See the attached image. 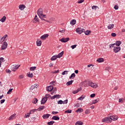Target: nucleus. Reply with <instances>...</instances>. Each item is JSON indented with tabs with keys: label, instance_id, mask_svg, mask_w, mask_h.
<instances>
[{
	"label": "nucleus",
	"instance_id": "obj_1",
	"mask_svg": "<svg viewBox=\"0 0 125 125\" xmlns=\"http://www.w3.org/2000/svg\"><path fill=\"white\" fill-rule=\"evenodd\" d=\"M110 117H105L102 120L103 123H111L112 121H117L118 120V118L115 117L114 116H110Z\"/></svg>",
	"mask_w": 125,
	"mask_h": 125
},
{
	"label": "nucleus",
	"instance_id": "obj_2",
	"mask_svg": "<svg viewBox=\"0 0 125 125\" xmlns=\"http://www.w3.org/2000/svg\"><path fill=\"white\" fill-rule=\"evenodd\" d=\"M51 96H50L49 94H46L45 95L44 98H42L41 102L42 105H44L45 103H46V101H47V99L49 98Z\"/></svg>",
	"mask_w": 125,
	"mask_h": 125
},
{
	"label": "nucleus",
	"instance_id": "obj_3",
	"mask_svg": "<svg viewBox=\"0 0 125 125\" xmlns=\"http://www.w3.org/2000/svg\"><path fill=\"white\" fill-rule=\"evenodd\" d=\"M88 84L89 86H91L93 88H96V87L98 86V85H96V83H94L91 81H88Z\"/></svg>",
	"mask_w": 125,
	"mask_h": 125
},
{
	"label": "nucleus",
	"instance_id": "obj_4",
	"mask_svg": "<svg viewBox=\"0 0 125 125\" xmlns=\"http://www.w3.org/2000/svg\"><path fill=\"white\" fill-rule=\"evenodd\" d=\"M7 42H4L1 47V50H4V49H6V48H7Z\"/></svg>",
	"mask_w": 125,
	"mask_h": 125
},
{
	"label": "nucleus",
	"instance_id": "obj_5",
	"mask_svg": "<svg viewBox=\"0 0 125 125\" xmlns=\"http://www.w3.org/2000/svg\"><path fill=\"white\" fill-rule=\"evenodd\" d=\"M49 36V35L48 34H45L43 35H42L40 39L42 40V41H45L47 38Z\"/></svg>",
	"mask_w": 125,
	"mask_h": 125
},
{
	"label": "nucleus",
	"instance_id": "obj_6",
	"mask_svg": "<svg viewBox=\"0 0 125 125\" xmlns=\"http://www.w3.org/2000/svg\"><path fill=\"white\" fill-rule=\"evenodd\" d=\"M70 41V38L67 37V38H62L60 40V42H67Z\"/></svg>",
	"mask_w": 125,
	"mask_h": 125
},
{
	"label": "nucleus",
	"instance_id": "obj_7",
	"mask_svg": "<svg viewBox=\"0 0 125 125\" xmlns=\"http://www.w3.org/2000/svg\"><path fill=\"white\" fill-rule=\"evenodd\" d=\"M42 8H39L37 11V15L39 17H41V16L42 15Z\"/></svg>",
	"mask_w": 125,
	"mask_h": 125
},
{
	"label": "nucleus",
	"instance_id": "obj_8",
	"mask_svg": "<svg viewBox=\"0 0 125 125\" xmlns=\"http://www.w3.org/2000/svg\"><path fill=\"white\" fill-rule=\"evenodd\" d=\"M61 97V95H54L53 96H51L50 97V99H51L52 100H53V99H55V98H57V99H58V98H60Z\"/></svg>",
	"mask_w": 125,
	"mask_h": 125
},
{
	"label": "nucleus",
	"instance_id": "obj_9",
	"mask_svg": "<svg viewBox=\"0 0 125 125\" xmlns=\"http://www.w3.org/2000/svg\"><path fill=\"white\" fill-rule=\"evenodd\" d=\"M19 67H20V65L17 64L15 66L13 65L12 67V70L13 71V72H15V71H16V70H17V69H18Z\"/></svg>",
	"mask_w": 125,
	"mask_h": 125
},
{
	"label": "nucleus",
	"instance_id": "obj_10",
	"mask_svg": "<svg viewBox=\"0 0 125 125\" xmlns=\"http://www.w3.org/2000/svg\"><path fill=\"white\" fill-rule=\"evenodd\" d=\"M53 88H54V87H53L52 85L48 86L46 87V90L47 91L51 92L53 90Z\"/></svg>",
	"mask_w": 125,
	"mask_h": 125
},
{
	"label": "nucleus",
	"instance_id": "obj_11",
	"mask_svg": "<svg viewBox=\"0 0 125 125\" xmlns=\"http://www.w3.org/2000/svg\"><path fill=\"white\" fill-rule=\"evenodd\" d=\"M113 50L115 53L119 52L121 50V48L120 47H114Z\"/></svg>",
	"mask_w": 125,
	"mask_h": 125
},
{
	"label": "nucleus",
	"instance_id": "obj_12",
	"mask_svg": "<svg viewBox=\"0 0 125 125\" xmlns=\"http://www.w3.org/2000/svg\"><path fill=\"white\" fill-rule=\"evenodd\" d=\"M19 8L20 9V10H24V9L26 8V6H25L24 4H21L19 5Z\"/></svg>",
	"mask_w": 125,
	"mask_h": 125
},
{
	"label": "nucleus",
	"instance_id": "obj_13",
	"mask_svg": "<svg viewBox=\"0 0 125 125\" xmlns=\"http://www.w3.org/2000/svg\"><path fill=\"white\" fill-rule=\"evenodd\" d=\"M38 86H39V85H38L37 84H35L34 85H31L29 89H30V90H33V89H34V88H37Z\"/></svg>",
	"mask_w": 125,
	"mask_h": 125
},
{
	"label": "nucleus",
	"instance_id": "obj_14",
	"mask_svg": "<svg viewBox=\"0 0 125 125\" xmlns=\"http://www.w3.org/2000/svg\"><path fill=\"white\" fill-rule=\"evenodd\" d=\"M76 33H78V34H79V35H81V34H82L83 33L82 28H79V27H78L76 29Z\"/></svg>",
	"mask_w": 125,
	"mask_h": 125
},
{
	"label": "nucleus",
	"instance_id": "obj_15",
	"mask_svg": "<svg viewBox=\"0 0 125 125\" xmlns=\"http://www.w3.org/2000/svg\"><path fill=\"white\" fill-rule=\"evenodd\" d=\"M49 117H50V114H44L42 116V118L44 119V120H45V119H48Z\"/></svg>",
	"mask_w": 125,
	"mask_h": 125
},
{
	"label": "nucleus",
	"instance_id": "obj_16",
	"mask_svg": "<svg viewBox=\"0 0 125 125\" xmlns=\"http://www.w3.org/2000/svg\"><path fill=\"white\" fill-rule=\"evenodd\" d=\"M36 43L37 46H41V45H42V40H41V39H38Z\"/></svg>",
	"mask_w": 125,
	"mask_h": 125
},
{
	"label": "nucleus",
	"instance_id": "obj_17",
	"mask_svg": "<svg viewBox=\"0 0 125 125\" xmlns=\"http://www.w3.org/2000/svg\"><path fill=\"white\" fill-rule=\"evenodd\" d=\"M44 109H45V106L41 105L37 110V111H42V110H43Z\"/></svg>",
	"mask_w": 125,
	"mask_h": 125
},
{
	"label": "nucleus",
	"instance_id": "obj_18",
	"mask_svg": "<svg viewBox=\"0 0 125 125\" xmlns=\"http://www.w3.org/2000/svg\"><path fill=\"white\" fill-rule=\"evenodd\" d=\"M52 120H54V121H59L60 118L58 117V116H54L52 118Z\"/></svg>",
	"mask_w": 125,
	"mask_h": 125
},
{
	"label": "nucleus",
	"instance_id": "obj_19",
	"mask_svg": "<svg viewBox=\"0 0 125 125\" xmlns=\"http://www.w3.org/2000/svg\"><path fill=\"white\" fill-rule=\"evenodd\" d=\"M34 23H37V22H40V20L38 18V16L37 15H35V18L34 19Z\"/></svg>",
	"mask_w": 125,
	"mask_h": 125
},
{
	"label": "nucleus",
	"instance_id": "obj_20",
	"mask_svg": "<svg viewBox=\"0 0 125 125\" xmlns=\"http://www.w3.org/2000/svg\"><path fill=\"white\" fill-rule=\"evenodd\" d=\"M97 62H98V63H102V62H104V59L103 58H99L97 60Z\"/></svg>",
	"mask_w": 125,
	"mask_h": 125
},
{
	"label": "nucleus",
	"instance_id": "obj_21",
	"mask_svg": "<svg viewBox=\"0 0 125 125\" xmlns=\"http://www.w3.org/2000/svg\"><path fill=\"white\" fill-rule=\"evenodd\" d=\"M58 57H57V55H55L53 56L51 58V61H54V60H56L57 59Z\"/></svg>",
	"mask_w": 125,
	"mask_h": 125
},
{
	"label": "nucleus",
	"instance_id": "obj_22",
	"mask_svg": "<svg viewBox=\"0 0 125 125\" xmlns=\"http://www.w3.org/2000/svg\"><path fill=\"white\" fill-rule=\"evenodd\" d=\"M63 54H64V51H62V52L60 53L58 55H57V57L58 58H61L62 56H63Z\"/></svg>",
	"mask_w": 125,
	"mask_h": 125
},
{
	"label": "nucleus",
	"instance_id": "obj_23",
	"mask_svg": "<svg viewBox=\"0 0 125 125\" xmlns=\"http://www.w3.org/2000/svg\"><path fill=\"white\" fill-rule=\"evenodd\" d=\"M73 83H74V80H71L70 81H68V82L66 83V85L69 86L71 85Z\"/></svg>",
	"mask_w": 125,
	"mask_h": 125
},
{
	"label": "nucleus",
	"instance_id": "obj_24",
	"mask_svg": "<svg viewBox=\"0 0 125 125\" xmlns=\"http://www.w3.org/2000/svg\"><path fill=\"white\" fill-rule=\"evenodd\" d=\"M81 90H82V88H79L77 90L73 91L72 93H73V94H76V93H78V92H79V91H81Z\"/></svg>",
	"mask_w": 125,
	"mask_h": 125
},
{
	"label": "nucleus",
	"instance_id": "obj_25",
	"mask_svg": "<svg viewBox=\"0 0 125 125\" xmlns=\"http://www.w3.org/2000/svg\"><path fill=\"white\" fill-rule=\"evenodd\" d=\"M115 44H116V46H120V45H121V44H122V42L120 41H117L116 42Z\"/></svg>",
	"mask_w": 125,
	"mask_h": 125
},
{
	"label": "nucleus",
	"instance_id": "obj_26",
	"mask_svg": "<svg viewBox=\"0 0 125 125\" xmlns=\"http://www.w3.org/2000/svg\"><path fill=\"white\" fill-rule=\"evenodd\" d=\"M76 22L77 21H76V20H72L70 21V24L73 26L76 24Z\"/></svg>",
	"mask_w": 125,
	"mask_h": 125
},
{
	"label": "nucleus",
	"instance_id": "obj_27",
	"mask_svg": "<svg viewBox=\"0 0 125 125\" xmlns=\"http://www.w3.org/2000/svg\"><path fill=\"white\" fill-rule=\"evenodd\" d=\"M76 77V74L75 73H72L70 76L69 77L70 80H73V79L75 78Z\"/></svg>",
	"mask_w": 125,
	"mask_h": 125
},
{
	"label": "nucleus",
	"instance_id": "obj_28",
	"mask_svg": "<svg viewBox=\"0 0 125 125\" xmlns=\"http://www.w3.org/2000/svg\"><path fill=\"white\" fill-rule=\"evenodd\" d=\"M6 20V17L3 16L0 20V21L2 22V23H3L4 22H5V20Z\"/></svg>",
	"mask_w": 125,
	"mask_h": 125
},
{
	"label": "nucleus",
	"instance_id": "obj_29",
	"mask_svg": "<svg viewBox=\"0 0 125 125\" xmlns=\"http://www.w3.org/2000/svg\"><path fill=\"white\" fill-rule=\"evenodd\" d=\"M84 34L86 36H88V35H90V34H91V31L90 30L85 31Z\"/></svg>",
	"mask_w": 125,
	"mask_h": 125
},
{
	"label": "nucleus",
	"instance_id": "obj_30",
	"mask_svg": "<svg viewBox=\"0 0 125 125\" xmlns=\"http://www.w3.org/2000/svg\"><path fill=\"white\" fill-rule=\"evenodd\" d=\"M114 24H109L107 26V28L108 29V30H112V29L114 28Z\"/></svg>",
	"mask_w": 125,
	"mask_h": 125
},
{
	"label": "nucleus",
	"instance_id": "obj_31",
	"mask_svg": "<svg viewBox=\"0 0 125 125\" xmlns=\"http://www.w3.org/2000/svg\"><path fill=\"white\" fill-rule=\"evenodd\" d=\"M38 101H39L38 99L34 98L33 100L32 103H33V104H37V103H38Z\"/></svg>",
	"mask_w": 125,
	"mask_h": 125
},
{
	"label": "nucleus",
	"instance_id": "obj_32",
	"mask_svg": "<svg viewBox=\"0 0 125 125\" xmlns=\"http://www.w3.org/2000/svg\"><path fill=\"white\" fill-rule=\"evenodd\" d=\"M27 77H28V78H33V73H30V72L27 73V75H26Z\"/></svg>",
	"mask_w": 125,
	"mask_h": 125
},
{
	"label": "nucleus",
	"instance_id": "obj_33",
	"mask_svg": "<svg viewBox=\"0 0 125 125\" xmlns=\"http://www.w3.org/2000/svg\"><path fill=\"white\" fill-rule=\"evenodd\" d=\"M83 125V123L82 121H78L76 123L75 125Z\"/></svg>",
	"mask_w": 125,
	"mask_h": 125
},
{
	"label": "nucleus",
	"instance_id": "obj_34",
	"mask_svg": "<svg viewBox=\"0 0 125 125\" xmlns=\"http://www.w3.org/2000/svg\"><path fill=\"white\" fill-rule=\"evenodd\" d=\"M37 111H38L37 109H32L30 111L29 114H34V113H35V112H37Z\"/></svg>",
	"mask_w": 125,
	"mask_h": 125
},
{
	"label": "nucleus",
	"instance_id": "obj_35",
	"mask_svg": "<svg viewBox=\"0 0 125 125\" xmlns=\"http://www.w3.org/2000/svg\"><path fill=\"white\" fill-rule=\"evenodd\" d=\"M83 111V109L82 108H78L77 110H76V113H78V112H80L81 113Z\"/></svg>",
	"mask_w": 125,
	"mask_h": 125
},
{
	"label": "nucleus",
	"instance_id": "obj_36",
	"mask_svg": "<svg viewBox=\"0 0 125 125\" xmlns=\"http://www.w3.org/2000/svg\"><path fill=\"white\" fill-rule=\"evenodd\" d=\"M14 118H15V115L13 114L8 118V120L9 121H11V120H13Z\"/></svg>",
	"mask_w": 125,
	"mask_h": 125
},
{
	"label": "nucleus",
	"instance_id": "obj_37",
	"mask_svg": "<svg viewBox=\"0 0 125 125\" xmlns=\"http://www.w3.org/2000/svg\"><path fill=\"white\" fill-rule=\"evenodd\" d=\"M84 98H85V95H82V96H81L80 97H79L78 99V100H83V99H84Z\"/></svg>",
	"mask_w": 125,
	"mask_h": 125
},
{
	"label": "nucleus",
	"instance_id": "obj_38",
	"mask_svg": "<svg viewBox=\"0 0 125 125\" xmlns=\"http://www.w3.org/2000/svg\"><path fill=\"white\" fill-rule=\"evenodd\" d=\"M54 123H55V122L52 121H50L49 122H47V125H53V124H54Z\"/></svg>",
	"mask_w": 125,
	"mask_h": 125
},
{
	"label": "nucleus",
	"instance_id": "obj_39",
	"mask_svg": "<svg viewBox=\"0 0 125 125\" xmlns=\"http://www.w3.org/2000/svg\"><path fill=\"white\" fill-rule=\"evenodd\" d=\"M99 101V99H96L94 101H93V103L91 104V105H92V104H96L97 102Z\"/></svg>",
	"mask_w": 125,
	"mask_h": 125
},
{
	"label": "nucleus",
	"instance_id": "obj_40",
	"mask_svg": "<svg viewBox=\"0 0 125 125\" xmlns=\"http://www.w3.org/2000/svg\"><path fill=\"white\" fill-rule=\"evenodd\" d=\"M36 69H37V67H36V66H33V67H30L29 70H30V71H35V70Z\"/></svg>",
	"mask_w": 125,
	"mask_h": 125
},
{
	"label": "nucleus",
	"instance_id": "obj_41",
	"mask_svg": "<svg viewBox=\"0 0 125 125\" xmlns=\"http://www.w3.org/2000/svg\"><path fill=\"white\" fill-rule=\"evenodd\" d=\"M64 113H67L68 114H71L72 113V110L71 109H68L64 111Z\"/></svg>",
	"mask_w": 125,
	"mask_h": 125
},
{
	"label": "nucleus",
	"instance_id": "obj_42",
	"mask_svg": "<svg viewBox=\"0 0 125 125\" xmlns=\"http://www.w3.org/2000/svg\"><path fill=\"white\" fill-rule=\"evenodd\" d=\"M68 72H69V71L65 70L62 72V75L63 76H64V75H68Z\"/></svg>",
	"mask_w": 125,
	"mask_h": 125
},
{
	"label": "nucleus",
	"instance_id": "obj_43",
	"mask_svg": "<svg viewBox=\"0 0 125 125\" xmlns=\"http://www.w3.org/2000/svg\"><path fill=\"white\" fill-rule=\"evenodd\" d=\"M5 60H4V58L3 57L0 58V62L2 63V62H4Z\"/></svg>",
	"mask_w": 125,
	"mask_h": 125
},
{
	"label": "nucleus",
	"instance_id": "obj_44",
	"mask_svg": "<svg viewBox=\"0 0 125 125\" xmlns=\"http://www.w3.org/2000/svg\"><path fill=\"white\" fill-rule=\"evenodd\" d=\"M13 90V88H10V89L8 90V92H7V94H10V92Z\"/></svg>",
	"mask_w": 125,
	"mask_h": 125
},
{
	"label": "nucleus",
	"instance_id": "obj_45",
	"mask_svg": "<svg viewBox=\"0 0 125 125\" xmlns=\"http://www.w3.org/2000/svg\"><path fill=\"white\" fill-rule=\"evenodd\" d=\"M30 113H27V114H25L24 116V118H29V117H30Z\"/></svg>",
	"mask_w": 125,
	"mask_h": 125
},
{
	"label": "nucleus",
	"instance_id": "obj_46",
	"mask_svg": "<svg viewBox=\"0 0 125 125\" xmlns=\"http://www.w3.org/2000/svg\"><path fill=\"white\" fill-rule=\"evenodd\" d=\"M77 44H74L71 46L72 49H74V48H76V47H77Z\"/></svg>",
	"mask_w": 125,
	"mask_h": 125
},
{
	"label": "nucleus",
	"instance_id": "obj_47",
	"mask_svg": "<svg viewBox=\"0 0 125 125\" xmlns=\"http://www.w3.org/2000/svg\"><path fill=\"white\" fill-rule=\"evenodd\" d=\"M111 37H113V38H115L117 36V34H116L115 33H112L111 34Z\"/></svg>",
	"mask_w": 125,
	"mask_h": 125
},
{
	"label": "nucleus",
	"instance_id": "obj_48",
	"mask_svg": "<svg viewBox=\"0 0 125 125\" xmlns=\"http://www.w3.org/2000/svg\"><path fill=\"white\" fill-rule=\"evenodd\" d=\"M114 8L115 9V10H118V9H119V6L118 5H115Z\"/></svg>",
	"mask_w": 125,
	"mask_h": 125
},
{
	"label": "nucleus",
	"instance_id": "obj_49",
	"mask_svg": "<svg viewBox=\"0 0 125 125\" xmlns=\"http://www.w3.org/2000/svg\"><path fill=\"white\" fill-rule=\"evenodd\" d=\"M98 8V6H92V9H95V10H96V8Z\"/></svg>",
	"mask_w": 125,
	"mask_h": 125
},
{
	"label": "nucleus",
	"instance_id": "obj_50",
	"mask_svg": "<svg viewBox=\"0 0 125 125\" xmlns=\"http://www.w3.org/2000/svg\"><path fill=\"white\" fill-rule=\"evenodd\" d=\"M89 109H86L85 111V114H86V115H87V114H89Z\"/></svg>",
	"mask_w": 125,
	"mask_h": 125
},
{
	"label": "nucleus",
	"instance_id": "obj_51",
	"mask_svg": "<svg viewBox=\"0 0 125 125\" xmlns=\"http://www.w3.org/2000/svg\"><path fill=\"white\" fill-rule=\"evenodd\" d=\"M6 73H8V74H11V71H10V70L9 69H6L5 70Z\"/></svg>",
	"mask_w": 125,
	"mask_h": 125
},
{
	"label": "nucleus",
	"instance_id": "obj_52",
	"mask_svg": "<svg viewBox=\"0 0 125 125\" xmlns=\"http://www.w3.org/2000/svg\"><path fill=\"white\" fill-rule=\"evenodd\" d=\"M90 97H91V98L95 97V94H91L90 96Z\"/></svg>",
	"mask_w": 125,
	"mask_h": 125
},
{
	"label": "nucleus",
	"instance_id": "obj_53",
	"mask_svg": "<svg viewBox=\"0 0 125 125\" xmlns=\"http://www.w3.org/2000/svg\"><path fill=\"white\" fill-rule=\"evenodd\" d=\"M58 104H62V103H63V101H62V100H59V101H58Z\"/></svg>",
	"mask_w": 125,
	"mask_h": 125
},
{
	"label": "nucleus",
	"instance_id": "obj_54",
	"mask_svg": "<svg viewBox=\"0 0 125 125\" xmlns=\"http://www.w3.org/2000/svg\"><path fill=\"white\" fill-rule=\"evenodd\" d=\"M5 102V100L3 99L0 100V104H3Z\"/></svg>",
	"mask_w": 125,
	"mask_h": 125
},
{
	"label": "nucleus",
	"instance_id": "obj_55",
	"mask_svg": "<svg viewBox=\"0 0 125 125\" xmlns=\"http://www.w3.org/2000/svg\"><path fill=\"white\" fill-rule=\"evenodd\" d=\"M83 1H84V0H79L78 1V3H83Z\"/></svg>",
	"mask_w": 125,
	"mask_h": 125
},
{
	"label": "nucleus",
	"instance_id": "obj_56",
	"mask_svg": "<svg viewBox=\"0 0 125 125\" xmlns=\"http://www.w3.org/2000/svg\"><path fill=\"white\" fill-rule=\"evenodd\" d=\"M55 83H56V81H53V82H51L50 83L51 85H55V84H54Z\"/></svg>",
	"mask_w": 125,
	"mask_h": 125
},
{
	"label": "nucleus",
	"instance_id": "obj_57",
	"mask_svg": "<svg viewBox=\"0 0 125 125\" xmlns=\"http://www.w3.org/2000/svg\"><path fill=\"white\" fill-rule=\"evenodd\" d=\"M115 44H116V43H113L112 44L109 45L110 48H112V47H114V45H115Z\"/></svg>",
	"mask_w": 125,
	"mask_h": 125
},
{
	"label": "nucleus",
	"instance_id": "obj_58",
	"mask_svg": "<svg viewBox=\"0 0 125 125\" xmlns=\"http://www.w3.org/2000/svg\"><path fill=\"white\" fill-rule=\"evenodd\" d=\"M7 37V35L6 34L2 38V39H3V41H4V40H5V39H6V37Z\"/></svg>",
	"mask_w": 125,
	"mask_h": 125
},
{
	"label": "nucleus",
	"instance_id": "obj_59",
	"mask_svg": "<svg viewBox=\"0 0 125 125\" xmlns=\"http://www.w3.org/2000/svg\"><path fill=\"white\" fill-rule=\"evenodd\" d=\"M57 73H59V70H55L53 74H57Z\"/></svg>",
	"mask_w": 125,
	"mask_h": 125
},
{
	"label": "nucleus",
	"instance_id": "obj_60",
	"mask_svg": "<svg viewBox=\"0 0 125 125\" xmlns=\"http://www.w3.org/2000/svg\"><path fill=\"white\" fill-rule=\"evenodd\" d=\"M45 16H46V15H44L43 14H42V15L41 16V17H42V18H46V17Z\"/></svg>",
	"mask_w": 125,
	"mask_h": 125
},
{
	"label": "nucleus",
	"instance_id": "obj_61",
	"mask_svg": "<svg viewBox=\"0 0 125 125\" xmlns=\"http://www.w3.org/2000/svg\"><path fill=\"white\" fill-rule=\"evenodd\" d=\"M52 114H53V115H56V114H58V112H57V111H53L52 112Z\"/></svg>",
	"mask_w": 125,
	"mask_h": 125
},
{
	"label": "nucleus",
	"instance_id": "obj_62",
	"mask_svg": "<svg viewBox=\"0 0 125 125\" xmlns=\"http://www.w3.org/2000/svg\"><path fill=\"white\" fill-rule=\"evenodd\" d=\"M59 33H65V30H60Z\"/></svg>",
	"mask_w": 125,
	"mask_h": 125
},
{
	"label": "nucleus",
	"instance_id": "obj_63",
	"mask_svg": "<svg viewBox=\"0 0 125 125\" xmlns=\"http://www.w3.org/2000/svg\"><path fill=\"white\" fill-rule=\"evenodd\" d=\"M74 73H75V74H79V70H75Z\"/></svg>",
	"mask_w": 125,
	"mask_h": 125
},
{
	"label": "nucleus",
	"instance_id": "obj_64",
	"mask_svg": "<svg viewBox=\"0 0 125 125\" xmlns=\"http://www.w3.org/2000/svg\"><path fill=\"white\" fill-rule=\"evenodd\" d=\"M63 102L65 103V104H67V103H68V99L64 100Z\"/></svg>",
	"mask_w": 125,
	"mask_h": 125
}]
</instances>
